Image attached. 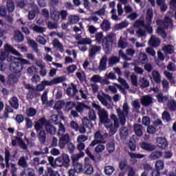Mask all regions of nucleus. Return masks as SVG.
<instances>
[{
  "label": "nucleus",
  "instance_id": "a19ab883",
  "mask_svg": "<svg viewBox=\"0 0 176 176\" xmlns=\"http://www.w3.org/2000/svg\"><path fill=\"white\" fill-rule=\"evenodd\" d=\"M21 140H23L22 138H19L17 136H13L11 138V144L12 146H17V145H19L20 142H21Z\"/></svg>",
  "mask_w": 176,
  "mask_h": 176
},
{
  "label": "nucleus",
  "instance_id": "1a4fd4ad",
  "mask_svg": "<svg viewBox=\"0 0 176 176\" xmlns=\"http://www.w3.org/2000/svg\"><path fill=\"white\" fill-rule=\"evenodd\" d=\"M72 87H69L66 89V94L69 97H75L76 96V94L78 93V88L76 87V85L74 83H72Z\"/></svg>",
  "mask_w": 176,
  "mask_h": 176
},
{
  "label": "nucleus",
  "instance_id": "13d9d810",
  "mask_svg": "<svg viewBox=\"0 0 176 176\" xmlns=\"http://www.w3.org/2000/svg\"><path fill=\"white\" fill-rule=\"evenodd\" d=\"M164 52H166L168 54H173L174 53V45H167L164 47Z\"/></svg>",
  "mask_w": 176,
  "mask_h": 176
},
{
  "label": "nucleus",
  "instance_id": "bf43d9fd",
  "mask_svg": "<svg viewBox=\"0 0 176 176\" xmlns=\"http://www.w3.org/2000/svg\"><path fill=\"white\" fill-rule=\"evenodd\" d=\"M15 122L20 124L24 122V116L22 114H17L15 117Z\"/></svg>",
  "mask_w": 176,
  "mask_h": 176
},
{
  "label": "nucleus",
  "instance_id": "de8ad7c7",
  "mask_svg": "<svg viewBox=\"0 0 176 176\" xmlns=\"http://www.w3.org/2000/svg\"><path fill=\"white\" fill-rule=\"evenodd\" d=\"M115 171V168L112 166H107L104 167V173L106 175H112Z\"/></svg>",
  "mask_w": 176,
  "mask_h": 176
},
{
  "label": "nucleus",
  "instance_id": "b1692460",
  "mask_svg": "<svg viewBox=\"0 0 176 176\" xmlns=\"http://www.w3.org/2000/svg\"><path fill=\"white\" fill-rule=\"evenodd\" d=\"M9 104L12 108H14V109H19V98L16 96H13L9 100Z\"/></svg>",
  "mask_w": 176,
  "mask_h": 176
},
{
  "label": "nucleus",
  "instance_id": "72a5a7b5",
  "mask_svg": "<svg viewBox=\"0 0 176 176\" xmlns=\"http://www.w3.org/2000/svg\"><path fill=\"white\" fill-rule=\"evenodd\" d=\"M88 116L90 120L93 122H96L97 120V115L96 114V111L93 110V109H88Z\"/></svg>",
  "mask_w": 176,
  "mask_h": 176
},
{
  "label": "nucleus",
  "instance_id": "c85d7f7f",
  "mask_svg": "<svg viewBox=\"0 0 176 176\" xmlns=\"http://www.w3.org/2000/svg\"><path fill=\"white\" fill-rule=\"evenodd\" d=\"M141 102L144 107H148V105H151V104L153 102L152 97L149 96H145L142 99Z\"/></svg>",
  "mask_w": 176,
  "mask_h": 176
},
{
  "label": "nucleus",
  "instance_id": "a211bd4d",
  "mask_svg": "<svg viewBox=\"0 0 176 176\" xmlns=\"http://www.w3.org/2000/svg\"><path fill=\"white\" fill-rule=\"evenodd\" d=\"M148 44L151 47H159L160 46V39L156 37H151L148 41Z\"/></svg>",
  "mask_w": 176,
  "mask_h": 176
},
{
  "label": "nucleus",
  "instance_id": "c03bdc74",
  "mask_svg": "<svg viewBox=\"0 0 176 176\" xmlns=\"http://www.w3.org/2000/svg\"><path fill=\"white\" fill-rule=\"evenodd\" d=\"M26 115L28 118H32L36 115V110L34 107H30L26 110Z\"/></svg>",
  "mask_w": 176,
  "mask_h": 176
},
{
  "label": "nucleus",
  "instance_id": "79ce46f5",
  "mask_svg": "<svg viewBox=\"0 0 176 176\" xmlns=\"http://www.w3.org/2000/svg\"><path fill=\"white\" fill-rule=\"evenodd\" d=\"M120 62V58L117 56H111L109 59V65H115V64H118V63Z\"/></svg>",
  "mask_w": 176,
  "mask_h": 176
},
{
  "label": "nucleus",
  "instance_id": "7c9ffc66",
  "mask_svg": "<svg viewBox=\"0 0 176 176\" xmlns=\"http://www.w3.org/2000/svg\"><path fill=\"white\" fill-rule=\"evenodd\" d=\"M108 137V133H104V135L101 134L100 131H97L94 133V140H99L100 141H104Z\"/></svg>",
  "mask_w": 176,
  "mask_h": 176
},
{
  "label": "nucleus",
  "instance_id": "3c124183",
  "mask_svg": "<svg viewBox=\"0 0 176 176\" xmlns=\"http://www.w3.org/2000/svg\"><path fill=\"white\" fill-rule=\"evenodd\" d=\"M65 76H63L54 78L52 80V82L54 85H58V83H63V82H65Z\"/></svg>",
  "mask_w": 176,
  "mask_h": 176
},
{
  "label": "nucleus",
  "instance_id": "603ef678",
  "mask_svg": "<svg viewBox=\"0 0 176 176\" xmlns=\"http://www.w3.org/2000/svg\"><path fill=\"white\" fill-rule=\"evenodd\" d=\"M77 45H91V39L89 38H82L77 42Z\"/></svg>",
  "mask_w": 176,
  "mask_h": 176
},
{
  "label": "nucleus",
  "instance_id": "7ed1b4c3",
  "mask_svg": "<svg viewBox=\"0 0 176 176\" xmlns=\"http://www.w3.org/2000/svg\"><path fill=\"white\" fill-rule=\"evenodd\" d=\"M156 23L157 25H158L157 34L160 35L163 39H166L167 38V33L164 30H167V28H168V23L162 19L157 20Z\"/></svg>",
  "mask_w": 176,
  "mask_h": 176
},
{
  "label": "nucleus",
  "instance_id": "2f4dec72",
  "mask_svg": "<svg viewBox=\"0 0 176 176\" xmlns=\"http://www.w3.org/2000/svg\"><path fill=\"white\" fill-rule=\"evenodd\" d=\"M82 124L87 129H93L94 127V125H93V123L91 122V120L87 118H84L82 119Z\"/></svg>",
  "mask_w": 176,
  "mask_h": 176
},
{
  "label": "nucleus",
  "instance_id": "8fccbe9b",
  "mask_svg": "<svg viewBox=\"0 0 176 176\" xmlns=\"http://www.w3.org/2000/svg\"><path fill=\"white\" fill-rule=\"evenodd\" d=\"M65 131V126L63 125V122H60L58 124V136L64 135Z\"/></svg>",
  "mask_w": 176,
  "mask_h": 176
},
{
  "label": "nucleus",
  "instance_id": "4468645a",
  "mask_svg": "<svg viewBox=\"0 0 176 176\" xmlns=\"http://www.w3.org/2000/svg\"><path fill=\"white\" fill-rule=\"evenodd\" d=\"M144 130V126L140 124H135L133 126V131L135 132V134L137 135V137H142V134H144V132L142 131Z\"/></svg>",
  "mask_w": 176,
  "mask_h": 176
},
{
  "label": "nucleus",
  "instance_id": "412c9836",
  "mask_svg": "<svg viewBox=\"0 0 176 176\" xmlns=\"http://www.w3.org/2000/svg\"><path fill=\"white\" fill-rule=\"evenodd\" d=\"M163 156V153L161 151H157L152 152L149 156L148 159L151 160H157V159H160Z\"/></svg>",
  "mask_w": 176,
  "mask_h": 176
},
{
  "label": "nucleus",
  "instance_id": "f3484780",
  "mask_svg": "<svg viewBox=\"0 0 176 176\" xmlns=\"http://www.w3.org/2000/svg\"><path fill=\"white\" fill-rule=\"evenodd\" d=\"M94 171V168H93V166H91V164L86 162L83 165L82 173L84 174H87V175L93 174Z\"/></svg>",
  "mask_w": 176,
  "mask_h": 176
},
{
  "label": "nucleus",
  "instance_id": "6ab92c4d",
  "mask_svg": "<svg viewBox=\"0 0 176 176\" xmlns=\"http://www.w3.org/2000/svg\"><path fill=\"white\" fill-rule=\"evenodd\" d=\"M117 113L120 119V123L122 126H124L126 124V116L124 115V112L122 111L120 109H117Z\"/></svg>",
  "mask_w": 176,
  "mask_h": 176
},
{
  "label": "nucleus",
  "instance_id": "864d4df0",
  "mask_svg": "<svg viewBox=\"0 0 176 176\" xmlns=\"http://www.w3.org/2000/svg\"><path fill=\"white\" fill-rule=\"evenodd\" d=\"M74 170H75L77 173H83V165L80 163L74 164L73 165Z\"/></svg>",
  "mask_w": 176,
  "mask_h": 176
},
{
  "label": "nucleus",
  "instance_id": "f8f14e48",
  "mask_svg": "<svg viewBox=\"0 0 176 176\" xmlns=\"http://www.w3.org/2000/svg\"><path fill=\"white\" fill-rule=\"evenodd\" d=\"M140 146L142 149L147 151V152H152V151H155V149H156V146H155V145L145 142H142Z\"/></svg>",
  "mask_w": 176,
  "mask_h": 176
},
{
  "label": "nucleus",
  "instance_id": "e2e57ef3",
  "mask_svg": "<svg viewBox=\"0 0 176 176\" xmlns=\"http://www.w3.org/2000/svg\"><path fill=\"white\" fill-rule=\"evenodd\" d=\"M142 168L143 170H144V171L147 173H149V171H152V170H153V168L152 167V166H151V164L146 162L142 164Z\"/></svg>",
  "mask_w": 176,
  "mask_h": 176
},
{
  "label": "nucleus",
  "instance_id": "4c0bfd02",
  "mask_svg": "<svg viewBox=\"0 0 176 176\" xmlns=\"http://www.w3.org/2000/svg\"><path fill=\"white\" fill-rule=\"evenodd\" d=\"M100 28L104 31H109V30H111V23H109V21H108V20H104L100 25Z\"/></svg>",
  "mask_w": 176,
  "mask_h": 176
},
{
  "label": "nucleus",
  "instance_id": "49530a36",
  "mask_svg": "<svg viewBox=\"0 0 176 176\" xmlns=\"http://www.w3.org/2000/svg\"><path fill=\"white\" fill-rule=\"evenodd\" d=\"M6 8L8 13H12L14 12V3H13V1H7Z\"/></svg>",
  "mask_w": 176,
  "mask_h": 176
},
{
  "label": "nucleus",
  "instance_id": "c756f323",
  "mask_svg": "<svg viewBox=\"0 0 176 176\" xmlns=\"http://www.w3.org/2000/svg\"><path fill=\"white\" fill-rule=\"evenodd\" d=\"M153 19V11L150 9L147 10L146 16V24L151 25L152 24V19Z\"/></svg>",
  "mask_w": 176,
  "mask_h": 176
},
{
  "label": "nucleus",
  "instance_id": "393cba45",
  "mask_svg": "<svg viewBox=\"0 0 176 176\" xmlns=\"http://www.w3.org/2000/svg\"><path fill=\"white\" fill-rule=\"evenodd\" d=\"M54 47L58 49L61 53H64V47L61 45V43L58 39L54 38L52 41Z\"/></svg>",
  "mask_w": 176,
  "mask_h": 176
},
{
  "label": "nucleus",
  "instance_id": "0e129e2a",
  "mask_svg": "<svg viewBox=\"0 0 176 176\" xmlns=\"http://www.w3.org/2000/svg\"><path fill=\"white\" fill-rule=\"evenodd\" d=\"M107 149L109 152V153H112L115 151V143L113 142H110L107 144Z\"/></svg>",
  "mask_w": 176,
  "mask_h": 176
},
{
  "label": "nucleus",
  "instance_id": "dca6fc26",
  "mask_svg": "<svg viewBox=\"0 0 176 176\" xmlns=\"http://www.w3.org/2000/svg\"><path fill=\"white\" fill-rule=\"evenodd\" d=\"M37 138L40 144H43L46 142V131L45 130H41L38 132H36Z\"/></svg>",
  "mask_w": 176,
  "mask_h": 176
},
{
  "label": "nucleus",
  "instance_id": "6e6d98bb",
  "mask_svg": "<svg viewBox=\"0 0 176 176\" xmlns=\"http://www.w3.org/2000/svg\"><path fill=\"white\" fill-rule=\"evenodd\" d=\"M140 82L141 83L142 87H144V89L146 87H149V80H148L146 78H140Z\"/></svg>",
  "mask_w": 176,
  "mask_h": 176
},
{
  "label": "nucleus",
  "instance_id": "0eeeda50",
  "mask_svg": "<svg viewBox=\"0 0 176 176\" xmlns=\"http://www.w3.org/2000/svg\"><path fill=\"white\" fill-rule=\"evenodd\" d=\"M75 109L78 112V113L82 115L85 111H88L90 109V107L84 102H78L77 104L75 106Z\"/></svg>",
  "mask_w": 176,
  "mask_h": 176
},
{
  "label": "nucleus",
  "instance_id": "aec40b11",
  "mask_svg": "<svg viewBox=\"0 0 176 176\" xmlns=\"http://www.w3.org/2000/svg\"><path fill=\"white\" fill-rule=\"evenodd\" d=\"M14 39L17 42V43H21L24 41V35L20 31H16L14 32Z\"/></svg>",
  "mask_w": 176,
  "mask_h": 176
},
{
  "label": "nucleus",
  "instance_id": "9d476101",
  "mask_svg": "<svg viewBox=\"0 0 176 176\" xmlns=\"http://www.w3.org/2000/svg\"><path fill=\"white\" fill-rule=\"evenodd\" d=\"M17 82H19V77L17 75L14 74L8 75L7 85H9V86H14V85H17Z\"/></svg>",
  "mask_w": 176,
  "mask_h": 176
},
{
  "label": "nucleus",
  "instance_id": "cd10ccee",
  "mask_svg": "<svg viewBox=\"0 0 176 176\" xmlns=\"http://www.w3.org/2000/svg\"><path fill=\"white\" fill-rule=\"evenodd\" d=\"M21 176H35V173L33 169L25 168L21 172Z\"/></svg>",
  "mask_w": 176,
  "mask_h": 176
},
{
  "label": "nucleus",
  "instance_id": "5fc2aeb1",
  "mask_svg": "<svg viewBox=\"0 0 176 176\" xmlns=\"http://www.w3.org/2000/svg\"><path fill=\"white\" fill-rule=\"evenodd\" d=\"M128 146L131 152L135 151L137 148V144H135V140H129L128 143Z\"/></svg>",
  "mask_w": 176,
  "mask_h": 176
},
{
  "label": "nucleus",
  "instance_id": "09e8293b",
  "mask_svg": "<svg viewBox=\"0 0 176 176\" xmlns=\"http://www.w3.org/2000/svg\"><path fill=\"white\" fill-rule=\"evenodd\" d=\"M163 168H164V162L161 160H157L155 162V169L161 171V170H163Z\"/></svg>",
  "mask_w": 176,
  "mask_h": 176
},
{
  "label": "nucleus",
  "instance_id": "6e6552de",
  "mask_svg": "<svg viewBox=\"0 0 176 176\" xmlns=\"http://www.w3.org/2000/svg\"><path fill=\"white\" fill-rule=\"evenodd\" d=\"M46 118H42L40 120H38L37 122H36L34 124V129L36 131V133L39 131H42L43 130V126H46Z\"/></svg>",
  "mask_w": 176,
  "mask_h": 176
},
{
  "label": "nucleus",
  "instance_id": "ea45409f",
  "mask_svg": "<svg viewBox=\"0 0 176 176\" xmlns=\"http://www.w3.org/2000/svg\"><path fill=\"white\" fill-rule=\"evenodd\" d=\"M146 25V23H145V21L138 19L133 23V27H135L137 28H139L140 27H142V28H144V27Z\"/></svg>",
  "mask_w": 176,
  "mask_h": 176
},
{
  "label": "nucleus",
  "instance_id": "f257e3e1",
  "mask_svg": "<svg viewBox=\"0 0 176 176\" xmlns=\"http://www.w3.org/2000/svg\"><path fill=\"white\" fill-rule=\"evenodd\" d=\"M96 41L99 45H102L106 54H111L112 52V46L116 41V34L113 32L109 33L107 36L104 37L102 32H98L95 36Z\"/></svg>",
  "mask_w": 176,
  "mask_h": 176
},
{
  "label": "nucleus",
  "instance_id": "2eb2a0df",
  "mask_svg": "<svg viewBox=\"0 0 176 176\" xmlns=\"http://www.w3.org/2000/svg\"><path fill=\"white\" fill-rule=\"evenodd\" d=\"M100 50H101V46L91 45V47L89 50V57H95L96 54H97Z\"/></svg>",
  "mask_w": 176,
  "mask_h": 176
},
{
  "label": "nucleus",
  "instance_id": "a878e982",
  "mask_svg": "<svg viewBox=\"0 0 176 176\" xmlns=\"http://www.w3.org/2000/svg\"><path fill=\"white\" fill-rule=\"evenodd\" d=\"M167 107L170 112H175L176 111V101L175 100H170L167 103Z\"/></svg>",
  "mask_w": 176,
  "mask_h": 176
},
{
  "label": "nucleus",
  "instance_id": "a18cd8bd",
  "mask_svg": "<svg viewBox=\"0 0 176 176\" xmlns=\"http://www.w3.org/2000/svg\"><path fill=\"white\" fill-rule=\"evenodd\" d=\"M18 166L22 167L23 168H25V167H28V164H27V160L24 157H21L19 162Z\"/></svg>",
  "mask_w": 176,
  "mask_h": 176
},
{
  "label": "nucleus",
  "instance_id": "f704fd0d",
  "mask_svg": "<svg viewBox=\"0 0 176 176\" xmlns=\"http://www.w3.org/2000/svg\"><path fill=\"white\" fill-rule=\"evenodd\" d=\"M162 120H164V122H166V123H168L172 120L171 114H170V113L166 110L162 113Z\"/></svg>",
  "mask_w": 176,
  "mask_h": 176
},
{
  "label": "nucleus",
  "instance_id": "bb28decb",
  "mask_svg": "<svg viewBox=\"0 0 176 176\" xmlns=\"http://www.w3.org/2000/svg\"><path fill=\"white\" fill-rule=\"evenodd\" d=\"M98 98L103 105H107L108 102L107 100H111V96L109 94H104V96L98 95Z\"/></svg>",
  "mask_w": 176,
  "mask_h": 176
},
{
  "label": "nucleus",
  "instance_id": "c9c22d12",
  "mask_svg": "<svg viewBox=\"0 0 176 176\" xmlns=\"http://www.w3.org/2000/svg\"><path fill=\"white\" fill-rule=\"evenodd\" d=\"M152 75L155 83H160V82H162V78L160 77V73H159V72L154 70L152 72Z\"/></svg>",
  "mask_w": 176,
  "mask_h": 176
},
{
  "label": "nucleus",
  "instance_id": "423d86ee",
  "mask_svg": "<svg viewBox=\"0 0 176 176\" xmlns=\"http://www.w3.org/2000/svg\"><path fill=\"white\" fill-rule=\"evenodd\" d=\"M24 66H22L20 62L14 61L10 65V71H11L12 74H20Z\"/></svg>",
  "mask_w": 176,
  "mask_h": 176
},
{
  "label": "nucleus",
  "instance_id": "58836bf2",
  "mask_svg": "<svg viewBox=\"0 0 176 176\" xmlns=\"http://www.w3.org/2000/svg\"><path fill=\"white\" fill-rule=\"evenodd\" d=\"M139 61L141 64H146L149 61L148 59V55L144 53H142L139 55Z\"/></svg>",
  "mask_w": 176,
  "mask_h": 176
},
{
  "label": "nucleus",
  "instance_id": "e433bc0d",
  "mask_svg": "<svg viewBox=\"0 0 176 176\" xmlns=\"http://www.w3.org/2000/svg\"><path fill=\"white\" fill-rule=\"evenodd\" d=\"M119 168L121 171H127L130 168V166L127 164V161H121L119 163Z\"/></svg>",
  "mask_w": 176,
  "mask_h": 176
},
{
  "label": "nucleus",
  "instance_id": "20e7f679",
  "mask_svg": "<svg viewBox=\"0 0 176 176\" xmlns=\"http://www.w3.org/2000/svg\"><path fill=\"white\" fill-rule=\"evenodd\" d=\"M69 156L65 153H63L60 156L55 160V166L58 167H69Z\"/></svg>",
  "mask_w": 176,
  "mask_h": 176
},
{
  "label": "nucleus",
  "instance_id": "774afa93",
  "mask_svg": "<svg viewBox=\"0 0 176 176\" xmlns=\"http://www.w3.org/2000/svg\"><path fill=\"white\" fill-rule=\"evenodd\" d=\"M8 56H9V54L3 50H0V61H5L8 58Z\"/></svg>",
  "mask_w": 176,
  "mask_h": 176
},
{
  "label": "nucleus",
  "instance_id": "f03ea898",
  "mask_svg": "<svg viewBox=\"0 0 176 176\" xmlns=\"http://www.w3.org/2000/svg\"><path fill=\"white\" fill-rule=\"evenodd\" d=\"M98 115L99 117L100 123H101L102 124H104L107 129H110V131L115 134L116 131L112 130V127L113 125L112 124H109V123H111V120L109 119L108 111H107V110H105L104 109L103 110L98 111Z\"/></svg>",
  "mask_w": 176,
  "mask_h": 176
},
{
  "label": "nucleus",
  "instance_id": "473e14b6",
  "mask_svg": "<svg viewBox=\"0 0 176 176\" xmlns=\"http://www.w3.org/2000/svg\"><path fill=\"white\" fill-rule=\"evenodd\" d=\"M10 160V151L8 148L5 149V162L6 167L9 168L10 167V164L9 163Z\"/></svg>",
  "mask_w": 176,
  "mask_h": 176
},
{
  "label": "nucleus",
  "instance_id": "69168bd1",
  "mask_svg": "<svg viewBox=\"0 0 176 176\" xmlns=\"http://www.w3.org/2000/svg\"><path fill=\"white\" fill-rule=\"evenodd\" d=\"M64 105H65V102H64V101L59 100L55 103L54 108V109H61Z\"/></svg>",
  "mask_w": 176,
  "mask_h": 176
},
{
  "label": "nucleus",
  "instance_id": "37998d69",
  "mask_svg": "<svg viewBox=\"0 0 176 176\" xmlns=\"http://www.w3.org/2000/svg\"><path fill=\"white\" fill-rule=\"evenodd\" d=\"M28 43L29 45V46H30V47H32L33 49V50H34V52L38 53V43H36V42H35V41L29 39L28 41Z\"/></svg>",
  "mask_w": 176,
  "mask_h": 176
},
{
  "label": "nucleus",
  "instance_id": "ddd939ff",
  "mask_svg": "<svg viewBox=\"0 0 176 176\" xmlns=\"http://www.w3.org/2000/svg\"><path fill=\"white\" fill-rule=\"evenodd\" d=\"M45 130L47 133H48V134H51V135H54V134L57 133V129L56 128V126H53L47 121L45 124Z\"/></svg>",
  "mask_w": 176,
  "mask_h": 176
},
{
  "label": "nucleus",
  "instance_id": "39448f33",
  "mask_svg": "<svg viewBox=\"0 0 176 176\" xmlns=\"http://www.w3.org/2000/svg\"><path fill=\"white\" fill-rule=\"evenodd\" d=\"M59 137V148H60V149H64V148H65V146L68 145V144L71 142V136L69 135V134L66 133L60 135Z\"/></svg>",
  "mask_w": 176,
  "mask_h": 176
},
{
  "label": "nucleus",
  "instance_id": "052dcab7",
  "mask_svg": "<svg viewBox=\"0 0 176 176\" xmlns=\"http://www.w3.org/2000/svg\"><path fill=\"white\" fill-rule=\"evenodd\" d=\"M130 157L131 159H143L145 155L140 153H129Z\"/></svg>",
  "mask_w": 176,
  "mask_h": 176
},
{
  "label": "nucleus",
  "instance_id": "4be33fe9",
  "mask_svg": "<svg viewBox=\"0 0 176 176\" xmlns=\"http://www.w3.org/2000/svg\"><path fill=\"white\" fill-rule=\"evenodd\" d=\"M107 63H108V58L102 56L99 63L100 71H105L107 69Z\"/></svg>",
  "mask_w": 176,
  "mask_h": 176
},
{
  "label": "nucleus",
  "instance_id": "338daca9",
  "mask_svg": "<svg viewBox=\"0 0 176 176\" xmlns=\"http://www.w3.org/2000/svg\"><path fill=\"white\" fill-rule=\"evenodd\" d=\"M33 31H35V32H38L40 34H43V32H45V28L39 25H34L33 27Z\"/></svg>",
  "mask_w": 176,
  "mask_h": 176
},
{
  "label": "nucleus",
  "instance_id": "4d7b16f0",
  "mask_svg": "<svg viewBox=\"0 0 176 176\" xmlns=\"http://www.w3.org/2000/svg\"><path fill=\"white\" fill-rule=\"evenodd\" d=\"M76 107V104L75 102L69 101L66 103L65 105V110L67 111H71L72 109L75 108Z\"/></svg>",
  "mask_w": 176,
  "mask_h": 176
},
{
  "label": "nucleus",
  "instance_id": "9b49d317",
  "mask_svg": "<svg viewBox=\"0 0 176 176\" xmlns=\"http://www.w3.org/2000/svg\"><path fill=\"white\" fill-rule=\"evenodd\" d=\"M157 146H159L161 149H166L168 146V142L164 138H157Z\"/></svg>",
  "mask_w": 176,
  "mask_h": 176
},
{
  "label": "nucleus",
  "instance_id": "680f3d73",
  "mask_svg": "<svg viewBox=\"0 0 176 176\" xmlns=\"http://www.w3.org/2000/svg\"><path fill=\"white\" fill-rule=\"evenodd\" d=\"M129 23L126 21L121 22L116 25L117 30H123V28H127Z\"/></svg>",
  "mask_w": 176,
  "mask_h": 176
},
{
  "label": "nucleus",
  "instance_id": "5701e85b",
  "mask_svg": "<svg viewBox=\"0 0 176 176\" xmlns=\"http://www.w3.org/2000/svg\"><path fill=\"white\" fill-rule=\"evenodd\" d=\"M51 20H52V21H54V23H58V21H60V12L54 10L52 11H51Z\"/></svg>",
  "mask_w": 176,
  "mask_h": 176
}]
</instances>
